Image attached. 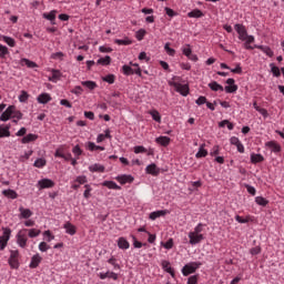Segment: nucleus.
I'll list each match as a JSON object with an SVG mask.
<instances>
[{"mask_svg": "<svg viewBox=\"0 0 284 284\" xmlns=\"http://www.w3.org/2000/svg\"><path fill=\"white\" fill-rule=\"evenodd\" d=\"M29 232V237L30 239H37V236H39V234H41V230H37V229H31V230H28Z\"/></svg>", "mask_w": 284, "mask_h": 284, "instance_id": "52", "label": "nucleus"}, {"mask_svg": "<svg viewBox=\"0 0 284 284\" xmlns=\"http://www.w3.org/2000/svg\"><path fill=\"white\" fill-rule=\"evenodd\" d=\"M145 172L152 176H159V174H161V169H159L154 163H151L146 166Z\"/></svg>", "mask_w": 284, "mask_h": 284, "instance_id": "9", "label": "nucleus"}, {"mask_svg": "<svg viewBox=\"0 0 284 284\" xmlns=\"http://www.w3.org/2000/svg\"><path fill=\"white\" fill-rule=\"evenodd\" d=\"M189 239L190 245H199V243H201V241H203V239L205 237L203 236V234L189 233Z\"/></svg>", "mask_w": 284, "mask_h": 284, "instance_id": "8", "label": "nucleus"}, {"mask_svg": "<svg viewBox=\"0 0 284 284\" xmlns=\"http://www.w3.org/2000/svg\"><path fill=\"white\" fill-rule=\"evenodd\" d=\"M12 114H14V105H9L0 115V121H10V119H12Z\"/></svg>", "mask_w": 284, "mask_h": 284, "instance_id": "7", "label": "nucleus"}, {"mask_svg": "<svg viewBox=\"0 0 284 284\" xmlns=\"http://www.w3.org/2000/svg\"><path fill=\"white\" fill-rule=\"evenodd\" d=\"M21 64L27 65V68H37V64L34 61L28 60L26 58L21 59Z\"/></svg>", "mask_w": 284, "mask_h": 284, "instance_id": "44", "label": "nucleus"}, {"mask_svg": "<svg viewBox=\"0 0 284 284\" xmlns=\"http://www.w3.org/2000/svg\"><path fill=\"white\" fill-rule=\"evenodd\" d=\"M148 152V149H145L143 145L134 146V153L135 154H143Z\"/></svg>", "mask_w": 284, "mask_h": 284, "instance_id": "55", "label": "nucleus"}, {"mask_svg": "<svg viewBox=\"0 0 284 284\" xmlns=\"http://www.w3.org/2000/svg\"><path fill=\"white\" fill-rule=\"evenodd\" d=\"M175 91L180 92L182 97H187L190 94V85L179 83V85L175 88Z\"/></svg>", "mask_w": 284, "mask_h": 284, "instance_id": "14", "label": "nucleus"}, {"mask_svg": "<svg viewBox=\"0 0 284 284\" xmlns=\"http://www.w3.org/2000/svg\"><path fill=\"white\" fill-rule=\"evenodd\" d=\"M38 103H41L42 105H45L47 103H50L52 101V97L50 93H41L37 98Z\"/></svg>", "mask_w": 284, "mask_h": 284, "instance_id": "13", "label": "nucleus"}, {"mask_svg": "<svg viewBox=\"0 0 284 284\" xmlns=\"http://www.w3.org/2000/svg\"><path fill=\"white\" fill-rule=\"evenodd\" d=\"M199 283V275H192L187 278V284H197Z\"/></svg>", "mask_w": 284, "mask_h": 284, "instance_id": "57", "label": "nucleus"}, {"mask_svg": "<svg viewBox=\"0 0 284 284\" xmlns=\"http://www.w3.org/2000/svg\"><path fill=\"white\" fill-rule=\"evenodd\" d=\"M47 163H48V162L45 161V159L39 158V159H37V160L34 161L33 165H34V168H45V164H47Z\"/></svg>", "mask_w": 284, "mask_h": 284, "instance_id": "42", "label": "nucleus"}, {"mask_svg": "<svg viewBox=\"0 0 284 284\" xmlns=\"http://www.w3.org/2000/svg\"><path fill=\"white\" fill-rule=\"evenodd\" d=\"M39 139V135L29 133L26 136L21 139V143H32V141H37Z\"/></svg>", "mask_w": 284, "mask_h": 284, "instance_id": "23", "label": "nucleus"}, {"mask_svg": "<svg viewBox=\"0 0 284 284\" xmlns=\"http://www.w3.org/2000/svg\"><path fill=\"white\" fill-rule=\"evenodd\" d=\"M9 54L8 47L0 44V59H4Z\"/></svg>", "mask_w": 284, "mask_h": 284, "instance_id": "53", "label": "nucleus"}, {"mask_svg": "<svg viewBox=\"0 0 284 284\" xmlns=\"http://www.w3.org/2000/svg\"><path fill=\"white\" fill-rule=\"evenodd\" d=\"M9 265L12 267V270H19V260L9 257Z\"/></svg>", "mask_w": 284, "mask_h": 284, "instance_id": "47", "label": "nucleus"}, {"mask_svg": "<svg viewBox=\"0 0 284 284\" xmlns=\"http://www.w3.org/2000/svg\"><path fill=\"white\" fill-rule=\"evenodd\" d=\"M255 203H257V205H262V207H265L267 205V203H270V201H267V199H265L263 196H256Z\"/></svg>", "mask_w": 284, "mask_h": 284, "instance_id": "41", "label": "nucleus"}, {"mask_svg": "<svg viewBox=\"0 0 284 284\" xmlns=\"http://www.w3.org/2000/svg\"><path fill=\"white\" fill-rule=\"evenodd\" d=\"M12 234V230L3 229V235L0 236V251L3 252L8 246V241H10V235Z\"/></svg>", "mask_w": 284, "mask_h": 284, "instance_id": "3", "label": "nucleus"}, {"mask_svg": "<svg viewBox=\"0 0 284 284\" xmlns=\"http://www.w3.org/2000/svg\"><path fill=\"white\" fill-rule=\"evenodd\" d=\"M81 85H83V88H88V90H95V88H98L97 82L90 80L82 81Z\"/></svg>", "mask_w": 284, "mask_h": 284, "instance_id": "33", "label": "nucleus"}, {"mask_svg": "<svg viewBox=\"0 0 284 284\" xmlns=\"http://www.w3.org/2000/svg\"><path fill=\"white\" fill-rule=\"evenodd\" d=\"M146 33L148 32L145 31V29H140L135 32V38L138 39V41H143Z\"/></svg>", "mask_w": 284, "mask_h": 284, "instance_id": "46", "label": "nucleus"}, {"mask_svg": "<svg viewBox=\"0 0 284 284\" xmlns=\"http://www.w3.org/2000/svg\"><path fill=\"white\" fill-rule=\"evenodd\" d=\"M235 31L239 34L240 41H245L247 39V29H245V26L243 24H235Z\"/></svg>", "mask_w": 284, "mask_h": 284, "instance_id": "6", "label": "nucleus"}, {"mask_svg": "<svg viewBox=\"0 0 284 284\" xmlns=\"http://www.w3.org/2000/svg\"><path fill=\"white\" fill-rule=\"evenodd\" d=\"M164 50L169 54V57H174V54H176V50L170 48V42L165 43Z\"/></svg>", "mask_w": 284, "mask_h": 284, "instance_id": "49", "label": "nucleus"}, {"mask_svg": "<svg viewBox=\"0 0 284 284\" xmlns=\"http://www.w3.org/2000/svg\"><path fill=\"white\" fill-rule=\"evenodd\" d=\"M10 124L0 125V139H6L10 136Z\"/></svg>", "mask_w": 284, "mask_h": 284, "instance_id": "16", "label": "nucleus"}, {"mask_svg": "<svg viewBox=\"0 0 284 284\" xmlns=\"http://www.w3.org/2000/svg\"><path fill=\"white\" fill-rule=\"evenodd\" d=\"M149 114H151L153 121H155L156 123H161V113H159V111L152 110L149 112Z\"/></svg>", "mask_w": 284, "mask_h": 284, "instance_id": "38", "label": "nucleus"}, {"mask_svg": "<svg viewBox=\"0 0 284 284\" xmlns=\"http://www.w3.org/2000/svg\"><path fill=\"white\" fill-rule=\"evenodd\" d=\"M267 148H271L272 152H281V145L274 141L266 142Z\"/></svg>", "mask_w": 284, "mask_h": 284, "instance_id": "32", "label": "nucleus"}, {"mask_svg": "<svg viewBox=\"0 0 284 284\" xmlns=\"http://www.w3.org/2000/svg\"><path fill=\"white\" fill-rule=\"evenodd\" d=\"M196 105H205V103H207V98L201 95L196 101H195Z\"/></svg>", "mask_w": 284, "mask_h": 284, "instance_id": "59", "label": "nucleus"}, {"mask_svg": "<svg viewBox=\"0 0 284 284\" xmlns=\"http://www.w3.org/2000/svg\"><path fill=\"white\" fill-rule=\"evenodd\" d=\"M19 212L22 219H30V216H32V211L30 209H24L23 206H20Z\"/></svg>", "mask_w": 284, "mask_h": 284, "instance_id": "27", "label": "nucleus"}, {"mask_svg": "<svg viewBox=\"0 0 284 284\" xmlns=\"http://www.w3.org/2000/svg\"><path fill=\"white\" fill-rule=\"evenodd\" d=\"M254 48L262 50V52H264V54H266L267 57H271V58L274 57V51H272V49L267 45L255 44Z\"/></svg>", "mask_w": 284, "mask_h": 284, "instance_id": "22", "label": "nucleus"}, {"mask_svg": "<svg viewBox=\"0 0 284 284\" xmlns=\"http://www.w3.org/2000/svg\"><path fill=\"white\" fill-rule=\"evenodd\" d=\"M41 261H43V257H41V255H39V253H37L36 255H33L31 257L29 267L31 270H37V266L41 263Z\"/></svg>", "mask_w": 284, "mask_h": 284, "instance_id": "11", "label": "nucleus"}, {"mask_svg": "<svg viewBox=\"0 0 284 284\" xmlns=\"http://www.w3.org/2000/svg\"><path fill=\"white\" fill-rule=\"evenodd\" d=\"M230 70L233 74H243V68H241V64H236V68Z\"/></svg>", "mask_w": 284, "mask_h": 284, "instance_id": "60", "label": "nucleus"}, {"mask_svg": "<svg viewBox=\"0 0 284 284\" xmlns=\"http://www.w3.org/2000/svg\"><path fill=\"white\" fill-rule=\"evenodd\" d=\"M169 213L170 211L168 210L154 211L150 213L149 219H151V221H156V219H161V216H165V214Z\"/></svg>", "mask_w": 284, "mask_h": 284, "instance_id": "12", "label": "nucleus"}, {"mask_svg": "<svg viewBox=\"0 0 284 284\" xmlns=\"http://www.w3.org/2000/svg\"><path fill=\"white\" fill-rule=\"evenodd\" d=\"M132 240H133V247L135 248H141V247H146L148 243H142V242H139L136 240V236L132 235Z\"/></svg>", "mask_w": 284, "mask_h": 284, "instance_id": "43", "label": "nucleus"}, {"mask_svg": "<svg viewBox=\"0 0 284 284\" xmlns=\"http://www.w3.org/2000/svg\"><path fill=\"white\" fill-rule=\"evenodd\" d=\"M99 50H100V52H103V53H110V52L113 51L112 48L105 47V45H101V47L99 48Z\"/></svg>", "mask_w": 284, "mask_h": 284, "instance_id": "62", "label": "nucleus"}, {"mask_svg": "<svg viewBox=\"0 0 284 284\" xmlns=\"http://www.w3.org/2000/svg\"><path fill=\"white\" fill-rule=\"evenodd\" d=\"M203 265L201 262H190L185 264L182 268L183 276H190V274H194L200 266Z\"/></svg>", "mask_w": 284, "mask_h": 284, "instance_id": "2", "label": "nucleus"}, {"mask_svg": "<svg viewBox=\"0 0 284 284\" xmlns=\"http://www.w3.org/2000/svg\"><path fill=\"white\" fill-rule=\"evenodd\" d=\"M122 72H123V74H125V77H130V75L134 74V69L128 64H124L122 67Z\"/></svg>", "mask_w": 284, "mask_h": 284, "instance_id": "36", "label": "nucleus"}, {"mask_svg": "<svg viewBox=\"0 0 284 284\" xmlns=\"http://www.w3.org/2000/svg\"><path fill=\"white\" fill-rule=\"evenodd\" d=\"M61 79V71L57 69H52V77L49 78V81H52V83H57Z\"/></svg>", "mask_w": 284, "mask_h": 284, "instance_id": "31", "label": "nucleus"}, {"mask_svg": "<svg viewBox=\"0 0 284 284\" xmlns=\"http://www.w3.org/2000/svg\"><path fill=\"white\" fill-rule=\"evenodd\" d=\"M2 194L7 199H17L19 196V194H17V191H14L12 189H8V190L2 191Z\"/></svg>", "mask_w": 284, "mask_h": 284, "instance_id": "26", "label": "nucleus"}, {"mask_svg": "<svg viewBox=\"0 0 284 284\" xmlns=\"http://www.w3.org/2000/svg\"><path fill=\"white\" fill-rule=\"evenodd\" d=\"M168 17H176V12L170 9L169 7L164 8Z\"/></svg>", "mask_w": 284, "mask_h": 284, "instance_id": "64", "label": "nucleus"}, {"mask_svg": "<svg viewBox=\"0 0 284 284\" xmlns=\"http://www.w3.org/2000/svg\"><path fill=\"white\" fill-rule=\"evenodd\" d=\"M118 247L120 250H130V242L125 237H119Z\"/></svg>", "mask_w": 284, "mask_h": 284, "instance_id": "20", "label": "nucleus"}, {"mask_svg": "<svg viewBox=\"0 0 284 284\" xmlns=\"http://www.w3.org/2000/svg\"><path fill=\"white\" fill-rule=\"evenodd\" d=\"M72 152L75 156H81V154H83V150H81V146L79 144L72 149Z\"/></svg>", "mask_w": 284, "mask_h": 284, "instance_id": "56", "label": "nucleus"}, {"mask_svg": "<svg viewBox=\"0 0 284 284\" xmlns=\"http://www.w3.org/2000/svg\"><path fill=\"white\" fill-rule=\"evenodd\" d=\"M236 81L234 80V78H229L226 80V87L223 88V85L219 84V82L216 81H212L211 83H209V88L210 90H212L213 92H223V90L226 92V94H234V92H236V90H239V85L235 84Z\"/></svg>", "mask_w": 284, "mask_h": 284, "instance_id": "1", "label": "nucleus"}, {"mask_svg": "<svg viewBox=\"0 0 284 284\" xmlns=\"http://www.w3.org/2000/svg\"><path fill=\"white\" fill-rule=\"evenodd\" d=\"M30 99V94H28V91H21V94L19 95L20 103H26Z\"/></svg>", "mask_w": 284, "mask_h": 284, "instance_id": "48", "label": "nucleus"}, {"mask_svg": "<svg viewBox=\"0 0 284 284\" xmlns=\"http://www.w3.org/2000/svg\"><path fill=\"white\" fill-rule=\"evenodd\" d=\"M115 79H116V77L114 74H108L106 77L102 78V81L112 85V83H114Z\"/></svg>", "mask_w": 284, "mask_h": 284, "instance_id": "45", "label": "nucleus"}, {"mask_svg": "<svg viewBox=\"0 0 284 284\" xmlns=\"http://www.w3.org/2000/svg\"><path fill=\"white\" fill-rule=\"evenodd\" d=\"M263 161H265V158H263L260 153L251 154V163H253V164L263 163Z\"/></svg>", "mask_w": 284, "mask_h": 284, "instance_id": "25", "label": "nucleus"}, {"mask_svg": "<svg viewBox=\"0 0 284 284\" xmlns=\"http://www.w3.org/2000/svg\"><path fill=\"white\" fill-rule=\"evenodd\" d=\"M12 119H18V121H20V119H23V113H21V111L17 110L16 105H13Z\"/></svg>", "mask_w": 284, "mask_h": 284, "instance_id": "51", "label": "nucleus"}, {"mask_svg": "<svg viewBox=\"0 0 284 284\" xmlns=\"http://www.w3.org/2000/svg\"><path fill=\"white\" fill-rule=\"evenodd\" d=\"M64 230H65L67 234H70V236H74V234H77V226H74L70 222H67L64 224Z\"/></svg>", "mask_w": 284, "mask_h": 284, "instance_id": "21", "label": "nucleus"}, {"mask_svg": "<svg viewBox=\"0 0 284 284\" xmlns=\"http://www.w3.org/2000/svg\"><path fill=\"white\" fill-rule=\"evenodd\" d=\"M102 185L109 190H121V186L118 185L114 181H104Z\"/></svg>", "mask_w": 284, "mask_h": 284, "instance_id": "24", "label": "nucleus"}, {"mask_svg": "<svg viewBox=\"0 0 284 284\" xmlns=\"http://www.w3.org/2000/svg\"><path fill=\"white\" fill-rule=\"evenodd\" d=\"M115 179L116 181H119V183H121V185H125V183L134 182V176L128 175V174L118 175Z\"/></svg>", "mask_w": 284, "mask_h": 284, "instance_id": "10", "label": "nucleus"}, {"mask_svg": "<svg viewBox=\"0 0 284 284\" xmlns=\"http://www.w3.org/2000/svg\"><path fill=\"white\" fill-rule=\"evenodd\" d=\"M28 229H24L17 234V243L20 247H26L28 245V235L26 234Z\"/></svg>", "mask_w": 284, "mask_h": 284, "instance_id": "4", "label": "nucleus"}, {"mask_svg": "<svg viewBox=\"0 0 284 284\" xmlns=\"http://www.w3.org/2000/svg\"><path fill=\"white\" fill-rule=\"evenodd\" d=\"M250 254H252V256H256V255L261 254V246L252 247L250 250Z\"/></svg>", "mask_w": 284, "mask_h": 284, "instance_id": "58", "label": "nucleus"}, {"mask_svg": "<svg viewBox=\"0 0 284 284\" xmlns=\"http://www.w3.org/2000/svg\"><path fill=\"white\" fill-rule=\"evenodd\" d=\"M114 43H116L118 45H132V40H130L129 38H125L124 40L115 39Z\"/></svg>", "mask_w": 284, "mask_h": 284, "instance_id": "40", "label": "nucleus"}, {"mask_svg": "<svg viewBox=\"0 0 284 284\" xmlns=\"http://www.w3.org/2000/svg\"><path fill=\"white\" fill-rule=\"evenodd\" d=\"M112 63V58L110 55H105L104 58H100L97 61V65H110Z\"/></svg>", "mask_w": 284, "mask_h": 284, "instance_id": "30", "label": "nucleus"}, {"mask_svg": "<svg viewBox=\"0 0 284 284\" xmlns=\"http://www.w3.org/2000/svg\"><path fill=\"white\" fill-rule=\"evenodd\" d=\"M87 148L88 150H90V152H94V150H101V151L105 150V146L97 145L94 144V142H88Z\"/></svg>", "mask_w": 284, "mask_h": 284, "instance_id": "34", "label": "nucleus"}, {"mask_svg": "<svg viewBox=\"0 0 284 284\" xmlns=\"http://www.w3.org/2000/svg\"><path fill=\"white\" fill-rule=\"evenodd\" d=\"M270 68H271V72H272L273 77H276V78L281 77V69L278 67H276V64L271 63Z\"/></svg>", "mask_w": 284, "mask_h": 284, "instance_id": "37", "label": "nucleus"}, {"mask_svg": "<svg viewBox=\"0 0 284 284\" xmlns=\"http://www.w3.org/2000/svg\"><path fill=\"white\" fill-rule=\"evenodd\" d=\"M89 170H90V172H105V166L95 163V164L89 166Z\"/></svg>", "mask_w": 284, "mask_h": 284, "instance_id": "35", "label": "nucleus"}, {"mask_svg": "<svg viewBox=\"0 0 284 284\" xmlns=\"http://www.w3.org/2000/svg\"><path fill=\"white\" fill-rule=\"evenodd\" d=\"M43 19H47L51 22V26H57L55 19H57V11H51L49 13H43Z\"/></svg>", "mask_w": 284, "mask_h": 284, "instance_id": "17", "label": "nucleus"}, {"mask_svg": "<svg viewBox=\"0 0 284 284\" xmlns=\"http://www.w3.org/2000/svg\"><path fill=\"white\" fill-rule=\"evenodd\" d=\"M187 17H190V19H201V17H205V14L201 9H194L187 13Z\"/></svg>", "mask_w": 284, "mask_h": 284, "instance_id": "18", "label": "nucleus"}, {"mask_svg": "<svg viewBox=\"0 0 284 284\" xmlns=\"http://www.w3.org/2000/svg\"><path fill=\"white\" fill-rule=\"evenodd\" d=\"M207 155V150H205V143L200 145L197 153L195 154L196 159H205Z\"/></svg>", "mask_w": 284, "mask_h": 284, "instance_id": "29", "label": "nucleus"}, {"mask_svg": "<svg viewBox=\"0 0 284 284\" xmlns=\"http://www.w3.org/2000/svg\"><path fill=\"white\" fill-rule=\"evenodd\" d=\"M161 245L165 247V250H172V247H174V240L169 239L165 243L161 242Z\"/></svg>", "mask_w": 284, "mask_h": 284, "instance_id": "50", "label": "nucleus"}, {"mask_svg": "<svg viewBox=\"0 0 284 284\" xmlns=\"http://www.w3.org/2000/svg\"><path fill=\"white\" fill-rule=\"evenodd\" d=\"M2 40L4 41V43H8L10 48H14V45H17V41L8 36H2Z\"/></svg>", "mask_w": 284, "mask_h": 284, "instance_id": "39", "label": "nucleus"}, {"mask_svg": "<svg viewBox=\"0 0 284 284\" xmlns=\"http://www.w3.org/2000/svg\"><path fill=\"white\" fill-rule=\"evenodd\" d=\"M99 276L102 281L105 278H113V281H119V274L110 271H108L106 273H100Z\"/></svg>", "mask_w": 284, "mask_h": 284, "instance_id": "15", "label": "nucleus"}, {"mask_svg": "<svg viewBox=\"0 0 284 284\" xmlns=\"http://www.w3.org/2000/svg\"><path fill=\"white\" fill-rule=\"evenodd\" d=\"M85 191L83 193L84 199H90L92 195L90 194V192H92V186H90V184H85L84 185Z\"/></svg>", "mask_w": 284, "mask_h": 284, "instance_id": "54", "label": "nucleus"}, {"mask_svg": "<svg viewBox=\"0 0 284 284\" xmlns=\"http://www.w3.org/2000/svg\"><path fill=\"white\" fill-rule=\"evenodd\" d=\"M37 186L39 187V190H48L50 187H54V181L50 179H42L38 181Z\"/></svg>", "mask_w": 284, "mask_h": 284, "instance_id": "5", "label": "nucleus"}, {"mask_svg": "<svg viewBox=\"0 0 284 284\" xmlns=\"http://www.w3.org/2000/svg\"><path fill=\"white\" fill-rule=\"evenodd\" d=\"M84 116H85V119H89L90 121H94V112H92V111H85Z\"/></svg>", "mask_w": 284, "mask_h": 284, "instance_id": "63", "label": "nucleus"}, {"mask_svg": "<svg viewBox=\"0 0 284 284\" xmlns=\"http://www.w3.org/2000/svg\"><path fill=\"white\" fill-rule=\"evenodd\" d=\"M39 250H40V252H45L47 250H50V245H48V243H45V242H41L39 244Z\"/></svg>", "mask_w": 284, "mask_h": 284, "instance_id": "61", "label": "nucleus"}, {"mask_svg": "<svg viewBox=\"0 0 284 284\" xmlns=\"http://www.w3.org/2000/svg\"><path fill=\"white\" fill-rule=\"evenodd\" d=\"M170 138L163 135L155 139V143L162 145L163 148H168V145H170Z\"/></svg>", "mask_w": 284, "mask_h": 284, "instance_id": "19", "label": "nucleus"}, {"mask_svg": "<svg viewBox=\"0 0 284 284\" xmlns=\"http://www.w3.org/2000/svg\"><path fill=\"white\" fill-rule=\"evenodd\" d=\"M244 41H245L244 43L245 50H254V48H256V47L250 45V43H254V36L246 34V39Z\"/></svg>", "mask_w": 284, "mask_h": 284, "instance_id": "28", "label": "nucleus"}]
</instances>
